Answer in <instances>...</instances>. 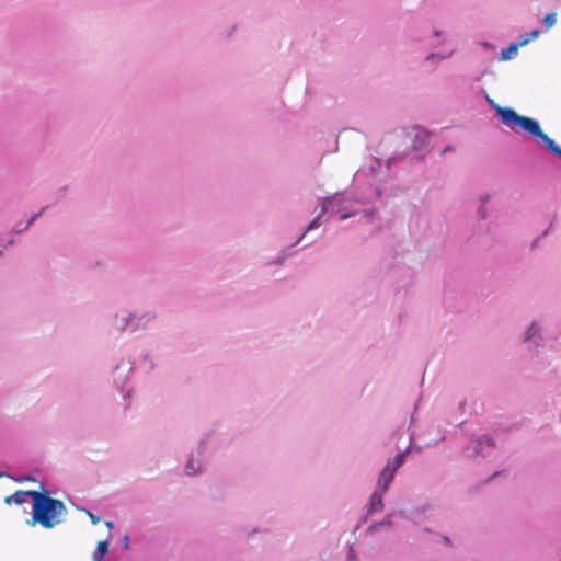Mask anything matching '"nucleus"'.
I'll use <instances>...</instances> for the list:
<instances>
[{"mask_svg": "<svg viewBox=\"0 0 561 561\" xmlns=\"http://www.w3.org/2000/svg\"><path fill=\"white\" fill-rule=\"evenodd\" d=\"M346 217H347V215H342L341 219H345Z\"/></svg>", "mask_w": 561, "mask_h": 561, "instance_id": "obj_20", "label": "nucleus"}, {"mask_svg": "<svg viewBox=\"0 0 561 561\" xmlns=\"http://www.w3.org/2000/svg\"><path fill=\"white\" fill-rule=\"evenodd\" d=\"M519 46L517 44L510 45L506 49H503L501 53V57L503 60L511 59L514 55L517 54Z\"/></svg>", "mask_w": 561, "mask_h": 561, "instance_id": "obj_8", "label": "nucleus"}, {"mask_svg": "<svg viewBox=\"0 0 561 561\" xmlns=\"http://www.w3.org/2000/svg\"><path fill=\"white\" fill-rule=\"evenodd\" d=\"M4 473H0V477H2Z\"/></svg>", "mask_w": 561, "mask_h": 561, "instance_id": "obj_21", "label": "nucleus"}, {"mask_svg": "<svg viewBox=\"0 0 561 561\" xmlns=\"http://www.w3.org/2000/svg\"><path fill=\"white\" fill-rule=\"evenodd\" d=\"M108 551V542L107 540H102L98 542L96 550L93 553V561H102L103 557Z\"/></svg>", "mask_w": 561, "mask_h": 561, "instance_id": "obj_5", "label": "nucleus"}, {"mask_svg": "<svg viewBox=\"0 0 561 561\" xmlns=\"http://www.w3.org/2000/svg\"><path fill=\"white\" fill-rule=\"evenodd\" d=\"M530 42V37L526 34L519 42V44H517L519 47L520 46H524L526 44H528Z\"/></svg>", "mask_w": 561, "mask_h": 561, "instance_id": "obj_14", "label": "nucleus"}, {"mask_svg": "<svg viewBox=\"0 0 561 561\" xmlns=\"http://www.w3.org/2000/svg\"><path fill=\"white\" fill-rule=\"evenodd\" d=\"M538 329L536 327V324H531L528 329V332H527V335H526V340H529L533 337V335H535L537 333Z\"/></svg>", "mask_w": 561, "mask_h": 561, "instance_id": "obj_12", "label": "nucleus"}, {"mask_svg": "<svg viewBox=\"0 0 561 561\" xmlns=\"http://www.w3.org/2000/svg\"><path fill=\"white\" fill-rule=\"evenodd\" d=\"M543 22L546 24L547 28L552 27L557 22V15L556 13H549L545 16Z\"/></svg>", "mask_w": 561, "mask_h": 561, "instance_id": "obj_10", "label": "nucleus"}, {"mask_svg": "<svg viewBox=\"0 0 561 561\" xmlns=\"http://www.w3.org/2000/svg\"><path fill=\"white\" fill-rule=\"evenodd\" d=\"M24 480H25V481H35V479H34L33 477H30V476L24 477L23 479H19L18 481H20V482H21V481H24Z\"/></svg>", "mask_w": 561, "mask_h": 561, "instance_id": "obj_17", "label": "nucleus"}, {"mask_svg": "<svg viewBox=\"0 0 561 561\" xmlns=\"http://www.w3.org/2000/svg\"><path fill=\"white\" fill-rule=\"evenodd\" d=\"M538 36H539V31H537V30L533 31V32L530 33V35H529L530 39H531V38H537Z\"/></svg>", "mask_w": 561, "mask_h": 561, "instance_id": "obj_15", "label": "nucleus"}, {"mask_svg": "<svg viewBox=\"0 0 561 561\" xmlns=\"http://www.w3.org/2000/svg\"><path fill=\"white\" fill-rule=\"evenodd\" d=\"M123 542H124V547L127 549L129 547V537L125 536L123 539Z\"/></svg>", "mask_w": 561, "mask_h": 561, "instance_id": "obj_16", "label": "nucleus"}, {"mask_svg": "<svg viewBox=\"0 0 561 561\" xmlns=\"http://www.w3.org/2000/svg\"><path fill=\"white\" fill-rule=\"evenodd\" d=\"M404 458H405V454L404 453H401V454H398L393 460L389 461L391 463V466L394 468V469H399L402 463L404 462Z\"/></svg>", "mask_w": 561, "mask_h": 561, "instance_id": "obj_9", "label": "nucleus"}, {"mask_svg": "<svg viewBox=\"0 0 561 561\" xmlns=\"http://www.w3.org/2000/svg\"><path fill=\"white\" fill-rule=\"evenodd\" d=\"M126 324H127V321H125V322L123 323L122 329H125Z\"/></svg>", "mask_w": 561, "mask_h": 561, "instance_id": "obj_19", "label": "nucleus"}, {"mask_svg": "<svg viewBox=\"0 0 561 561\" xmlns=\"http://www.w3.org/2000/svg\"><path fill=\"white\" fill-rule=\"evenodd\" d=\"M67 507L60 500L44 493L34 494L31 525L39 524L44 528H53L62 522Z\"/></svg>", "mask_w": 561, "mask_h": 561, "instance_id": "obj_1", "label": "nucleus"}, {"mask_svg": "<svg viewBox=\"0 0 561 561\" xmlns=\"http://www.w3.org/2000/svg\"><path fill=\"white\" fill-rule=\"evenodd\" d=\"M87 513H88V515H89V517H90V520H91V523H92L93 525H96V524H99V523H100V520H101V519H100V517H99V516H95V515H93V514H92V513H90V512H87Z\"/></svg>", "mask_w": 561, "mask_h": 561, "instance_id": "obj_13", "label": "nucleus"}, {"mask_svg": "<svg viewBox=\"0 0 561 561\" xmlns=\"http://www.w3.org/2000/svg\"><path fill=\"white\" fill-rule=\"evenodd\" d=\"M496 112L501 116L503 124L512 129L519 127L530 135L541 138L546 147L561 158V147L556 145V142L541 130L537 121L527 116H520L508 107H496Z\"/></svg>", "mask_w": 561, "mask_h": 561, "instance_id": "obj_2", "label": "nucleus"}, {"mask_svg": "<svg viewBox=\"0 0 561 561\" xmlns=\"http://www.w3.org/2000/svg\"><path fill=\"white\" fill-rule=\"evenodd\" d=\"M396 471L397 469H394L390 462H388L382 469L378 479V485L382 489V492L388 489L390 482L394 478Z\"/></svg>", "mask_w": 561, "mask_h": 561, "instance_id": "obj_3", "label": "nucleus"}, {"mask_svg": "<svg viewBox=\"0 0 561 561\" xmlns=\"http://www.w3.org/2000/svg\"><path fill=\"white\" fill-rule=\"evenodd\" d=\"M185 470H186L187 474H194L199 470V468L198 467L195 468L194 460L190 459L186 463Z\"/></svg>", "mask_w": 561, "mask_h": 561, "instance_id": "obj_11", "label": "nucleus"}, {"mask_svg": "<svg viewBox=\"0 0 561 561\" xmlns=\"http://www.w3.org/2000/svg\"><path fill=\"white\" fill-rule=\"evenodd\" d=\"M105 525H106V527H108V528H112V527H113V523H112V522H106V523H105Z\"/></svg>", "mask_w": 561, "mask_h": 561, "instance_id": "obj_18", "label": "nucleus"}, {"mask_svg": "<svg viewBox=\"0 0 561 561\" xmlns=\"http://www.w3.org/2000/svg\"><path fill=\"white\" fill-rule=\"evenodd\" d=\"M331 202L330 198H327L323 203H322V207H321V210L319 213V215L308 225V228L307 230H312V229H316L320 226V218L321 216H323L327 211V208H328V204Z\"/></svg>", "mask_w": 561, "mask_h": 561, "instance_id": "obj_6", "label": "nucleus"}, {"mask_svg": "<svg viewBox=\"0 0 561 561\" xmlns=\"http://www.w3.org/2000/svg\"><path fill=\"white\" fill-rule=\"evenodd\" d=\"M382 506V494L374 492L370 496V511H377Z\"/></svg>", "mask_w": 561, "mask_h": 561, "instance_id": "obj_7", "label": "nucleus"}, {"mask_svg": "<svg viewBox=\"0 0 561 561\" xmlns=\"http://www.w3.org/2000/svg\"><path fill=\"white\" fill-rule=\"evenodd\" d=\"M38 493H39L38 491H33V490H30V491L19 490L15 493H13L12 495L7 496L4 499V503L8 505H11L12 503L20 505V504H23L24 502H26L27 496H31L34 500V494H38Z\"/></svg>", "mask_w": 561, "mask_h": 561, "instance_id": "obj_4", "label": "nucleus"}]
</instances>
